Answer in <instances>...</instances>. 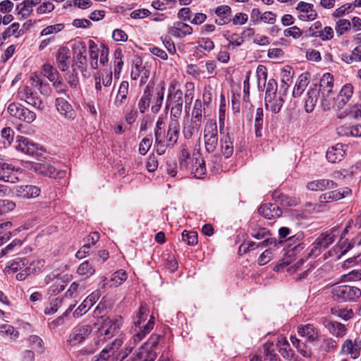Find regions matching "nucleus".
<instances>
[{
	"instance_id": "1",
	"label": "nucleus",
	"mask_w": 361,
	"mask_h": 361,
	"mask_svg": "<svg viewBox=\"0 0 361 361\" xmlns=\"http://www.w3.org/2000/svg\"><path fill=\"white\" fill-rule=\"evenodd\" d=\"M183 105V92L176 88V84L171 82L169 87V92L166 101V108L171 107V117L178 120L182 114Z\"/></svg>"
},
{
	"instance_id": "2",
	"label": "nucleus",
	"mask_w": 361,
	"mask_h": 361,
	"mask_svg": "<svg viewBox=\"0 0 361 361\" xmlns=\"http://www.w3.org/2000/svg\"><path fill=\"white\" fill-rule=\"evenodd\" d=\"M333 87V75L329 73L324 74L320 79L318 90L321 93V105L324 109H329L331 102L334 99V92L332 90Z\"/></svg>"
},
{
	"instance_id": "3",
	"label": "nucleus",
	"mask_w": 361,
	"mask_h": 361,
	"mask_svg": "<svg viewBox=\"0 0 361 361\" xmlns=\"http://www.w3.org/2000/svg\"><path fill=\"white\" fill-rule=\"evenodd\" d=\"M334 300L338 302L353 301L361 296V290L357 287L339 286L333 288Z\"/></svg>"
},
{
	"instance_id": "4",
	"label": "nucleus",
	"mask_w": 361,
	"mask_h": 361,
	"mask_svg": "<svg viewBox=\"0 0 361 361\" xmlns=\"http://www.w3.org/2000/svg\"><path fill=\"white\" fill-rule=\"evenodd\" d=\"M337 228H332L330 231L322 233L314 243L312 244V248L310 252V255H317L322 249H326L335 240Z\"/></svg>"
},
{
	"instance_id": "5",
	"label": "nucleus",
	"mask_w": 361,
	"mask_h": 361,
	"mask_svg": "<svg viewBox=\"0 0 361 361\" xmlns=\"http://www.w3.org/2000/svg\"><path fill=\"white\" fill-rule=\"evenodd\" d=\"M7 111L11 116L28 123L33 122L36 118L35 112L19 103H11L7 108Z\"/></svg>"
},
{
	"instance_id": "6",
	"label": "nucleus",
	"mask_w": 361,
	"mask_h": 361,
	"mask_svg": "<svg viewBox=\"0 0 361 361\" xmlns=\"http://www.w3.org/2000/svg\"><path fill=\"white\" fill-rule=\"evenodd\" d=\"M204 145L208 153H212L218 145V130L215 122H208L204 128Z\"/></svg>"
},
{
	"instance_id": "7",
	"label": "nucleus",
	"mask_w": 361,
	"mask_h": 361,
	"mask_svg": "<svg viewBox=\"0 0 361 361\" xmlns=\"http://www.w3.org/2000/svg\"><path fill=\"white\" fill-rule=\"evenodd\" d=\"M92 331V328L89 324L78 326L70 334L67 343L71 346L77 345L89 337Z\"/></svg>"
},
{
	"instance_id": "8",
	"label": "nucleus",
	"mask_w": 361,
	"mask_h": 361,
	"mask_svg": "<svg viewBox=\"0 0 361 361\" xmlns=\"http://www.w3.org/2000/svg\"><path fill=\"white\" fill-rule=\"evenodd\" d=\"M73 51L75 57V66L82 73L87 71V48L85 42H76L73 47Z\"/></svg>"
},
{
	"instance_id": "9",
	"label": "nucleus",
	"mask_w": 361,
	"mask_h": 361,
	"mask_svg": "<svg viewBox=\"0 0 361 361\" xmlns=\"http://www.w3.org/2000/svg\"><path fill=\"white\" fill-rule=\"evenodd\" d=\"M251 235L257 239L264 240L259 243H257V247H266L269 246L278 247V245H281L283 243L282 240L277 242L275 238H270L271 233L270 231L265 228H258L252 230Z\"/></svg>"
},
{
	"instance_id": "10",
	"label": "nucleus",
	"mask_w": 361,
	"mask_h": 361,
	"mask_svg": "<svg viewBox=\"0 0 361 361\" xmlns=\"http://www.w3.org/2000/svg\"><path fill=\"white\" fill-rule=\"evenodd\" d=\"M319 100L321 102V93L318 90L317 85L312 84L310 86L307 90V98L305 101V109L306 112H312Z\"/></svg>"
},
{
	"instance_id": "11",
	"label": "nucleus",
	"mask_w": 361,
	"mask_h": 361,
	"mask_svg": "<svg viewBox=\"0 0 361 361\" xmlns=\"http://www.w3.org/2000/svg\"><path fill=\"white\" fill-rule=\"evenodd\" d=\"M20 94L21 95V99L24 100L28 104L38 109H42L44 108L42 99L30 87H23L20 91Z\"/></svg>"
},
{
	"instance_id": "12",
	"label": "nucleus",
	"mask_w": 361,
	"mask_h": 361,
	"mask_svg": "<svg viewBox=\"0 0 361 361\" xmlns=\"http://www.w3.org/2000/svg\"><path fill=\"white\" fill-rule=\"evenodd\" d=\"M259 214L269 220H274L279 218L283 212L281 209L276 204L265 203L258 209Z\"/></svg>"
},
{
	"instance_id": "13",
	"label": "nucleus",
	"mask_w": 361,
	"mask_h": 361,
	"mask_svg": "<svg viewBox=\"0 0 361 361\" xmlns=\"http://www.w3.org/2000/svg\"><path fill=\"white\" fill-rule=\"evenodd\" d=\"M180 131V124L178 120L171 118L169 124L167 133L166 136V147L172 148L177 143Z\"/></svg>"
},
{
	"instance_id": "14",
	"label": "nucleus",
	"mask_w": 361,
	"mask_h": 361,
	"mask_svg": "<svg viewBox=\"0 0 361 361\" xmlns=\"http://www.w3.org/2000/svg\"><path fill=\"white\" fill-rule=\"evenodd\" d=\"M347 146L337 143L329 147L326 152V159L331 163H337L341 161L345 155Z\"/></svg>"
},
{
	"instance_id": "15",
	"label": "nucleus",
	"mask_w": 361,
	"mask_h": 361,
	"mask_svg": "<svg viewBox=\"0 0 361 361\" xmlns=\"http://www.w3.org/2000/svg\"><path fill=\"white\" fill-rule=\"evenodd\" d=\"M296 10L299 13L298 18L301 20H313L317 16V13L314 9L313 4H312L300 1L298 4Z\"/></svg>"
},
{
	"instance_id": "16",
	"label": "nucleus",
	"mask_w": 361,
	"mask_h": 361,
	"mask_svg": "<svg viewBox=\"0 0 361 361\" xmlns=\"http://www.w3.org/2000/svg\"><path fill=\"white\" fill-rule=\"evenodd\" d=\"M55 106L59 114L65 118L73 120L75 118V111L65 98H56L55 100Z\"/></svg>"
},
{
	"instance_id": "17",
	"label": "nucleus",
	"mask_w": 361,
	"mask_h": 361,
	"mask_svg": "<svg viewBox=\"0 0 361 361\" xmlns=\"http://www.w3.org/2000/svg\"><path fill=\"white\" fill-rule=\"evenodd\" d=\"M17 142H18L16 146L18 150L31 156L37 154L39 149L38 145L30 141L28 138L24 136H18Z\"/></svg>"
},
{
	"instance_id": "18",
	"label": "nucleus",
	"mask_w": 361,
	"mask_h": 361,
	"mask_svg": "<svg viewBox=\"0 0 361 361\" xmlns=\"http://www.w3.org/2000/svg\"><path fill=\"white\" fill-rule=\"evenodd\" d=\"M41 190L32 185H17L15 187L16 195L22 198H35L39 195Z\"/></svg>"
},
{
	"instance_id": "19",
	"label": "nucleus",
	"mask_w": 361,
	"mask_h": 361,
	"mask_svg": "<svg viewBox=\"0 0 361 361\" xmlns=\"http://www.w3.org/2000/svg\"><path fill=\"white\" fill-rule=\"evenodd\" d=\"M123 324L121 316L107 317L104 320L102 328L105 335H113L117 332Z\"/></svg>"
},
{
	"instance_id": "20",
	"label": "nucleus",
	"mask_w": 361,
	"mask_h": 361,
	"mask_svg": "<svg viewBox=\"0 0 361 361\" xmlns=\"http://www.w3.org/2000/svg\"><path fill=\"white\" fill-rule=\"evenodd\" d=\"M154 86L148 84L138 102V109L140 113L144 114L149 107L153 97Z\"/></svg>"
},
{
	"instance_id": "21",
	"label": "nucleus",
	"mask_w": 361,
	"mask_h": 361,
	"mask_svg": "<svg viewBox=\"0 0 361 361\" xmlns=\"http://www.w3.org/2000/svg\"><path fill=\"white\" fill-rule=\"evenodd\" d=\"M277 345L279 348V353L285 359L290 361H302V360L294 353L293 350L290 349V345L286 338L279 340Z\"/></svg>"
},
{
	"instance_id": "22",
	"label": "nucleus",
	"mask_w": 361,
	"mask_h": 361,
	"mask_svg": "<svg viewBox=\"0 0 361 361\" xmlns=\"http://www.w3.org/2000/svg\"><path fill=\"white\" fill-rule=\"evenodd\" d=\"M192 28L189 25L178 21L170 28L169 33L176 37L182 38L192 34Z\"/></svg>"
},
{
	"instance_id": "23",
	"label": "nucleus",
	"mask_w": 361,
	"mask_h": 361,
	"mask_svg": "<svg viewBox=\"0 0 361 361\" xmlns=\"http://www.w3.org/2000/svg\"><path fill=\"white\" fill-rule=\"evenodd\" d=\"M99 299L98 293H92L80 304V305L75 310L73 314L75 317H79L83 314L86 313L94 303Z\"/></svg>"
},
{
	"instance_id": "24",
	"label": "nucleus",
	"mask_w": 361,
	"mask_h": 361,
	"mask_svg": "<svg viewBox=\"0 0 361 361\" xmlns=\"http://www.w3.org/2000/svg\"><path fill=\"white\" fill-rule=\"evenodd\" d=\"M264 99L266 109L274 114H277L281 111L284 102L283 95L279 94L269 97H265Z\"/></svg>"
},
{
	"instance_id": "25",
	"label": "nucleus",
	"mask_w": 361,
	"mask_h": 361,
	"mask_svg": "<svg viewBox=\"0 0 361 361\" xmlns=\"http://www.w3.org/2000/svg\"><path fill=\"white\" fill-rule=\"evenodd\" d=\"M353 93V87L350 84L344 85L336 97V107L342 109L351 98Z\"/></svg>"
},
{
	"instance_id": "26",
	"label": "nucleus",
	"mask_w": 361,
	"mask_h": 361,
	"mask_svg": "<svg viewBox=\"0 0 361 361\" xmlns=\"http://www.w3.org/2000/svg\"><path fill=\"white\" fill-rule=\"evenodd\" d=\"M215 14L219 17L215 20V23L222 25L231 21V8L226 5L219 6L215 9Z\"/></svg>"
},
{
	"instance_id": "27",
	"label": "nucleus",
	"mask_w": 361,
	"mask_h": 361,
	"mask_svg": "<svg viewBox=\"0 0 361 361\" xmlns=\"http://www.w3.org/2000/svg\"><path fill=\"white\" fill-rule=\"evenodd\" d=\"M323 324L329 330L331 334L336 337H343L345 334V326L340 322L324 319Z\"/></svg>"
},
{
	"instance_id": "28",
	"label": "nucleus",
	"mask_w": 361,
	"mask_h": 361,
	"mask_svg": "<svg viewBox=\"0 0 361 361\" xmlns=\"http://www.w3.org/2000/svg\"><path fill=\"white\" fill-rule=\"evenodd\" d=\"M272 200L282 206H296L298 204L297 198H291L279 190H275L271 194Z\"/></svg>"
},
{
	"instance_id": "29",
	"label": "nucleus",
	"mask_w": 361,
	"mask_h": 361,
	"mask_svg": "<svg viewBox=\"0 0 361 361\" xmlns=\"http://www.w3.org/2000/svg\"><path fill=\"white\" fill-rule=\"evenodd\" d=\"M336 187L337 184L335 182L326 179L313 180L310 182L307 185V188L314 191L334 189Z\"/></svg>"
},
{
	"instance_id": "30",
	"label": "nucleus",
	"mask_w": 361,
	"mask_h": 361,
	"mask_svg": "<svg viewBox=\"0 0 361 361\" xmlns=\"http://www.w3.org/2000/svg\"><path fill=\"white\" fill-rule=\"evenodd\" d=\"M68 49L66 47H60L57 51L56 63L58 68L61 71H65L69 66Z\"/></svg>"
},
{
	"instance_id": "31",
	"label": "nucleus",
	"mask_w": 361,
	"mask_h": 361,
	"mask_svg": "<svg viewBox=\"0 0 361 361\" xmlns=\"http://www.w3.org/2000/svg\"><path fill=\"white\" fill-rule=\"evenodd\" d=\"M298 333L302 337H306L310 342H314L318 338L317 330L310 324L298 326Z\"/></svg>"
},
{
	"instance_id": "32",
	"label": "nucleus",
	"mask_w": 361,
	"mask_h": 361,
	"mask_svg": "<svg viewBox=\"0 0 361 361\" xmlns=\"http://www.w3.org/2000/svg\"><path fill=\"white\" fill-rule=\"evenodd\" d=\"M341 351L350 355V357L353 359H357L360 356V347L355 341L354 343L351 340H346L343 344Z\"/></svg>"
},
{
	"instance_id": "33",
	"label": "nucleus",
	"mask_w": 361,
	"mask_h": 361,
	"mask_svg": "<svg viewBox=\"0 0 361 361\" xmlns=\"http://www.w3.org/2000/svg\"><path fill=\"white\" fill-rule=\"evenodd\" d=\"M220 144L221 152L225 158L231 157L233 153V145L228 133L223 135L220 140Z\"/></svg>"
},
{
	"instance_id": "34",
	"label": "nucleus",
	"mask_w": 361,
	"mask_h": 361,
	"mask_svg": "<svg viewBox=\"0 0 361 361\" xmlns=\"http://www.w3.org/2000/svg\"><path fill=\"white\" fill-rule=\"evenodd\" d=\"M309 83V74L307 73L301 74L295 84L293 91V96L300 97Z\"/></svg>"
},
{
	"instance_id": "35",
	"label": "nucleus",
	"mask_w": 361,
	"mask_h": 361,
	"mask_svg": "<svg viewBox=\"0 0 361 361\" xmlns=\"http://www.w3.org/2000/svg\"><path fill=\"white\" fill-rule=\"evenodd\" d=\"M290 341L293 345L297 348L298 353L305 357H310L312 355V350L307 345L295 336L290 337Z\"/></svg>"
},
{
	"instance_id": "36",
	"label": "nucleus",
	"mask_w": 361,
	"mask_h": 361,
	"mask_svg": "<svg viewBox=\"0 0 361 361\" xmlns=\"http://www.w3.org/2000/svg\"><path fill=\"white\" fill-rule=\"evenodd\" d=\"M164 90L165 88L163 84L160 88L157 90L154 100H152V105L151 110L154 114L158 113L161 109L164 97Z\"/></svg>"
},
{
	"instance_id": "37",
	"label": "nucleus",
	"mask_w": 361,
	"mask_h": 361,
	"mask_svg": "<svg viewBox=\"0 0 361 361\" xmlns=\"http://www.w3.org/2000/svg\"><path fill=\"white\" fill-rule=\"evenodd\" d=\"M202 123L195 120H190L189 124L183 127V133L186 139L192 137L194 133H197L201 127Z\"/></svg>"
},
{
	"instance_id": "38",
	"label": "nucleus",
	"mask_w": 361,
	"mask_h": 361,
	"mask_svg": "<svg viewBox=\"0 0 361 361\" xmlns=\"http://www.w3.org/2000/svg\"><path fill=\"white\" fill-rule=\"evenodd\" d=\"M341 59L345 63L350 64L354 61H361V47H355L350 54L347 53L341 55Z\"/></svg>"
},
{
	"instance_id": "39",
	"label": "nucleus",
	"mask_w": 361,
	"mask_h": 361,
	"mask_svg": "<svg viewBox=\"0 0 361 361\" xmlns=\"http://www.w3.org/2000/svg\"><path fill=\"white\" fill-rule=\"evenodd\" d=\"M13 171V167L5 162L0 161V180L5 182L14 183V180H10L11 173Z\"/></svg>"
},
{
	"instance_id": "40",
	"label": "nucleus",
	"mask_w": 361,
	"mask_h": 361,
	"mask_svg": "<svg viewBox=\"0 0 361 361\" xmlns=\"http://www.w3.org/2000/svg\"><path fill=\"white\" fill-rule=\"evenodd\" d=\"M42 73L44 76L47 77L51 82H54L59 79V73L49 64L43 65Z\"/></svg>"
},
{
	"instance_id": "41",
	"label": "nucleus",
	"mask_w": 361,
	"mask_h": 361,
	"mask_svg": "<svg viewBox=\"0 0 361 361\" xmlns=\"http://www.w3.org/2000/svg\"><path fill=\"white\" fill-rule=\"evenodd\" d=\"M310 35L314 37H319L323 41L329 40L334 37V30L329 26H326L323 30L312 32Z\"/></svg>"
},
{
	"instance_id": "42",
	"label": "nucleus",
	"mask_w": 361,
	"mask_h": 361,
	"mask_svg": "<svg viewBox=\"0 0 361 361\" xmlns=\"http://www.w3.org/2000/svg\"><path fill=\"white\" fill-rule=\"evenodd\" d=\"M342 198H343V195L341 194V191L333 190L320 195L319 201L320 202H330Z\"/></svg>"
},
{
	"instance_id": "43",
	"label": "nucleus",
	"mask_w": 361,
	"mask_h": 361,
	"mask_svg": "<svg viewBox=\"0 0 361 361\" xmlns=\"http://www.w3.org/2000/svg\"><path fill=\"white\" fill-rule=\"evenodd\" d=\"M263 109L262 108H257L256 111V116L255 118V128L257 137L262 136V130L263 128Z\"/></svg>"
},
{
	"instance_id": "44",
	"label": "nucleus",
	"mask_w": 361,
	"mask_h": 361,
	"mask_svg": "<svg viewBox=\"0 0 361 361\" xmlns=\"http://www.w3.org/2000/svg\"><path fill=\"white\" fill-rule=\"evenodd\" d=\"M123 56L121 49H120V48L116 49L114 52V62L115 76H116L117 75H118L122 69V66L123 65Z\"/></svg>"
},
{
	"instance_id": "45",
	"label": "nucleus",
	"mask_w": 361,
	"mask_h": 361,
	"mask_svg": "<svg viewBox=\"0 0 361 361\" xmlns=\"http://www.w3.org/2000/svg\"><path fill=\"white\" fill-rule=\"evenodd\" d=\"M128 87L129 84L127 81H123L121 83L118 91L116 101V102L118 103L119 105H122L125 102V100L126 99L128 93Z\"/></svg>"
},
{
	"instance_id": "46",
	"label": "nucleus",
	"mask_w": 361,
	"mask_h": 361,
	"mask_svg": "<svg viewBox=\"0 0 361 361\" xmlns=\"http://www.w3.org/2000/svg\"><path fill=\"white\" fill-rule=\"evenodd\" d=\"M1 137L4 147H9L13 141L14 131L10 127L4 128L1 130Z\"/></svg>"
},
{
	"instance_id": "47",
	"label": "nucleus",
	"mask_w": 361,
	"mask_h": 361,
	"mask_svg": "<svg viewBox=\"0 0 361 361\" xmlns=\"http://www.w3.org/2000/svg\"><path fill=\"white\" fill-rule=\"evenodd\" d=\"M28 341L32 348L39 353H43L45 350L43 340L37 335H32L29 337Z\"/></svg>"
},
{
	"instance_id": "48",
	"label": "nucleus",
	"mask_w": 361,
	"mask_h": 361,
	"mask_svg": "<svg viewBox=\"0 0 361 361\" xmlns=\"http://www.w3.org/2000/svg\"><path fill=\"white\" fill-rule=\"evenodd\" d=\"M95 270L88 261H85L78 268V273L87 278L94 273Z\"/></svg>"
},
{
	"instance_id": "49",
	"label": "nucleus",
	"mask_w": 361,
	"mask_h": 361,
	"mask_svg": "<svg viewBox=\"0 0 361 361\" xmlns=\"http://www.w3.org/2000/svg\"><path fill=\"white\" fill-rule=\"evenodd\" d=\"M18 15H21L22 18H27L32 12L33 9L30 6L28 1L24 0L22 3L16 6Z\"/></svg>"
},
{
	"instance_id": "50",
	"label": "nucleus",
	"mask_w": 361,
	"mask_h": 361,
	"mask_svg": "<svg viewBox=\"0 0 361 361\" xmlns=\"http://www.w3.org/2000/svg\"><path fill=\"white\" fill-rule=\"evenodd\" d=\"M202 112L203 108L202 102L200 99H197L194 104L191 119L200 121L202 123Z\"/></svg>"
},
{
	"instance_id": "51",
	"label": "nucleus",
	"mask_w": 361,
	"mask_h": 361,
	"mask_svg": "<svg viewBox=\"0 0 361 361\" xmlns=\"http://www.w3.org/2000/svg\"><path fill=\"white\" fill-rule=\"evenodd\" d=\"M148 313L149 309L146 303L142 302L137 314V320L135 322V324L140 326L143 321L146 320Z\"/></svg>"
},
{
	"instance_id": "52",
	"label": "nucleus",
	"mask_w": 361,
	"mask_h": 361,
	"mask_svg": "<svg viewBox=\"0 0 361 361\" xmlns=\"http://www.w3.org/2000/svg\"><path fill=\"white\" fill-rule=\"evenodd\" d=\"M28 264V261L25 258H16L15 259L8 267V271L16 272L19 269L25 267Z\"/></svg>"
},
{
	"instance_id": "53",
	"label": "nucleus",
	"mask_w": 361,
	"mask_h": 361,
	"mask_svg": "<svg viewBox=\"0 0 361 361\" xmlns=\"http://www.w3.org/2000/svg\"><path fill=\"white\" fill-rule=\"evenodd\" d=\"M183 240L189 245H195L197 243V233L196 231H184L182 233Z\"/></svg>"
},
{
	"instance_id": "54",
	"label": "nucleus",
	"mask_w": 361,
	"mask_h": 361,
	"mask_svg": "<svg viewBox=\"0 0 361 361\" xmlns=\"http://www.w3.org/2000/svg\"><path fill=\"white\" fill-rule=\"evenodd\" d=\"M350 22L346 19H341L336 23V31L338 36L343 35L350 29Z\"/></svg>"
},
{
	"instance_id": "55",
	"label": "nucleus",
	"mask_w": 361,
	"mask_h": 361,
	"mask_svg": "<svg viewBox=\"0 0 361 361\" xmlns=\"http://www.w3.org/2000/svg\"><path fill=\"white\" fill-rule=\"evenodd\" d=\"M0 334L9 336L11 338H16L19 335L18 331H16L14 327L10 324L0 325Z\"/></svg>"
},
{
	"instance_id": "56",
	"label": "nucleus",
	"mask_w": 361,
	"mask_h": 361,
	"mask_svg": "<svg viewBox=\"0 0 361 361\" xmlns=\"http://www.w3.org/2000/svg\"><path fill=\"white\" fill-rule=\"evenodd\" d=\"M164 124V120L159 118L156 123V128L154 131L155 134V142H161V140H164V130H163V126Z\"/></svg>"
},
{
	"instance_id": "57",
	"label": "nucleus",
	"mask_w": 361,
	"mask_h": 361,
	"mask_svg": "<svg viewBox=\"0 0 361 361\" xmlns=\"http://www.w3.org/2000/svg\"><path fill=\"white\" fill-rule=\"evenodd\" d=\"M126 279V272L123 269H120L113 274L111 277V281L114 283V285L116 286H118L121 285L123 281H125Z\"/></svg>"
},
{
	"instance_id": "58",
	"label": "nucleus",
	"mask_w": 361,
	"mask_h": 361,
	"mask_svg": "<svg viewBox=\"0 0 361 361\" xmlns=\"http://www.w3.org/2000/svg\"><path fill=\"white\" fill-rule=\"evenodd\" d=\"M277 82L274 79H270L267 85L265 97L277 95Z\"/></svg>"
},
{
	"instance_id": "59",
	"label": "nucleus",
	"mask_w": 361,
	"mask_h": 361,
	"mask_svg": "<svg viewBox=\"0 0 361 361\" xmlns=\"http://www.w3.org/2000/svg\"><path fill=\"white\" fill-rule=\"evenodd\" d=\"M142 68H144V66H142V62L141 59H137L135 61L131 71L130 75L133 80H137L140 76Z\"/></svg>"
},
{
	"instance_id": "60",
	"label": "nucleus",
	"mask_w": 361,
	"mask_h": 361,
	"mask_svg": "<svg viewBox=\"0 0 361 361\" xmlns=\"http://www.w3.org/2000/svg\"><path fill=\"white\" fill-rule=\"evenodd\" d=\"M354 8V6L352 4H346L341 7L338 8L334 12L333 16L335 18H339L343 16L345 13H348L352 11Z\"/></svg>"
},
{
	"instance_id": "61",
	"label": "nucleus",
	"mask_w": 361,
	"mask_h": 361,
	"mask_svg": "<svg viewBox=\"0 0 361 361\" xmlns=\"http://www.w3.org/2000/svg\"><path fill=\"white\" fill-rule=\"evenodd\" d=\"M63 299L57 298L54 301L51 302L49 304V307H47L44 310V313L46 314H54L57 312L59 307L61 305Z\"/></svg>"
},
{
	"instance_id": "62",
	"label": "nucleus",
	"mask_w": 361,
	"mask_h": 361,
	"mask_svg": "<svg viewBox=\"0 0 361 361\" xmlns=\"http://www.w3.org/2000/svg\"><path fill=\"white\" fill-rule=\"evenodd\" d=\"M64 288V281L61 279H56L54 285L50 287L49 292L56 295L63 290Z\"/></svg>"
},
{
	"instance_id": "63",
	"label": "nucleus",
	"mask_w": 361,
	"mask_h": 361,
	"mask_svg": "<svg viewBox=\"0 0 361 361\" xmlns=\"http://www.w3.org/2000/svg\"><path fill=\"white\" fill-rule=\"evenodd\" d=\"M273 346L274 344L271 342H267L263 346L264 356L266 358L269 357L271 361H274L276 357V355L274 353Z\"/></svg>"
},
{
	"instance_id": "64",
	"label": "nucleus",
	"mask_w": 361,
	"mask_h": 361,
	"mask_svg": "<svg viewBox=\"0 0 361 361\" xmlns=\"http://www.w3.org/2000/svg\"><path fill=\"white\" fill-rule=\"evenodd\" d=\"M152 143V140L150 138L145 137L142 140L140 145H139V152L142 155H145L147 154L148 150L149 149Z\"/></svg>"
}]
</instances>
